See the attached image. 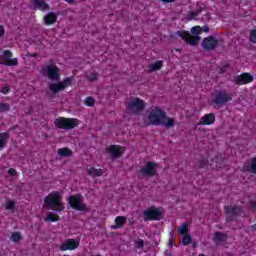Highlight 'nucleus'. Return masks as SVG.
<instances>
[{
	"label": "nucleus",
	"instance_id": "f257e3e1",
	"mask_svg": "<svg viewBox=\"0 0 256 256\" xmlns=\"http://www.w3.org/2000/svg\"><path fill=\"white\" fill-rule=\"evenodd\" d=\"M145 125H164V127H173L175 119L167 117V114L157 106H152L146 111L144 117Z\"/></svg>",
	"mask_w": 256,
	"mask_h": 256
},
{
	"label": "nucleus",
	"instance_id": "f03ea898",
	"mask_svg": "<svg viewBox=\"0 0 256 256\" xmlns=\"http://www.w3.org/2000/svg\"><path fill=\"white\" fill-rule=\"evenodd\" d=\"M44 207L52 211H63V192H52L44 199Z\"/></svg>",
	"mask_w": 256,
	"mask_h": 256
},
{
	"label": "nucleus",
	"instance_id": "7ed1b4c3",
	"mask_svg": "<svg viewBox=\"0 0 256 256\" xmlns=\"http://www.w3.org/2000/svg\"><path fill=\"white\" fill-rule=\"evenodd\" d=\"M191 33L194 36H191V34L187 31H178L176 32V37H180V39H183L186 43H189V45H197L199 41H201V35L203 33V28L201 26H194L191 29Z\"/></svg>",
	"mask_w": 256,
	"mask_h": 256
},
{
	"label": "nucleus",
	"instance_id": "20e7f679",
	"mask_svg": "<svg viewBox=\"0 0 256 256\" xmlns=\"http://www.w3.org/2000/svg\"><path fill=\"white\" fill-rule=\"evenodd\" d=\"M79 120L75 118H58L54 121V125L58 129H75L79 125Z\"/></svg>",
	"mask_w": 256,
	"mask_h": 256
},
{
	"label": "nucleus",
	"instance_id": "39448f33",
	"mask_svg": "<svg viewBox=\"0 0 256 256\" xmlns=\"http://www.w3.org/2000/svg\"><path fill=\"white\" fill-rule=\"evenodd\" d=\"M126 107L128 111H131V113H141L143 109H145L146 104L145 101L138 97L130 98L127 103Z\"/></svg>",
	"mask_w": 256,
	"mask_h": 256
},
{
	"label": "nucleus",
	"instance_id": "423d86ee",
	"mask_svg": "<svg viewBox=\"0 0 256 256\" xmlns=\"http://www.w3.org/2000/svg\"><path fill=\"white\" fill-rule=\"evenodd\" d=\"M70 207L76 211H87V206L83 203V196L76 194L69 196L67 199Z\"/></svg>",
	"mask_w": 256,
	"mask_h": 256
},
{
	"label": "nucleus",
	"instance_id": "0eeeda50",
	"mask_svg": "<svg viewBox=\"0 0 256 256\" xmlns=\"http://www.w3.org/2000/svg\"><path fill=\"white\" fill-rule=\"evenodd\" d=\"M13 54L9 50H4L0 55V65H7L8 67H15L19 65L17 58H11Z\"/></svg>",
	"mask_w": 256,
	"mask_h": 256
},
{
	"label": "nucleus",
	"instance_id": "6e6552de",
	"mask_svg": "<svg viewBox=\"0 0 256 256\" xmlns=\"http://www.w3.org/2000/svg\"><path fill=\"white\" fill-rule=\"evenodd\" d=\"M41 73L45 75V77H48V79H52V81H57L61 75L59 73V67L54 64L44 67Z\"/></svg>",
	"mask_w": 256,
	"mask_h": 256
},
{
	"label": "nucleus",
	"instance_id": "1a4fd4ad",
	"mask_svg": "<svg viewBox=\"0 0 256 256\" xmlns=\"http://www.w3.org/2000/svg\"><path fill=\"white\" fill-rule=\"evenodd\" d=\"M161 215H163V209L161 208H149L144 211V219L146 221H157V219H161Z\"/></svg>",
	"mask_w": 256,
	"mask_h": 256
},
{
	"label": "nucleus",
	"instance_id": "9d476101",
	"mask_svg": "<svg viewBox=\"0 0 256 256\" xmlns=\"http://www.w3.org/2000/svg\"><path fill=\"white\" fill-rule=\"evenodd\" d=\"M70 85H71V78H66L63 82L51 84L50 91H52V93H57L59 91H63L67 89V87H69Z\"/></svg>",
	"mask_w": 256,
	"mask_h": 256
},
{
	"label": "nucleus",
	"instance_id": "9b49d317",
	"mask_svg": "<svg viewBox=\"0 0 256 256\" xmlns=\"http://www.w3.org/2000/svg\"><path fill=\"white\" fill-rule=\"evenodd\" d=\"M80 241L77 239H67L60 245L61 251H73L79 247Z\"/></svg>",
	"mask_w": 256,
	"mask_h": 256
},
{
	"label": "nucleus",
	"instance_id": "f8f14e48",
	"mask_svg": "<svg viewBox=\"0 0 256 256\" xmlns=\"http://www.w3.org/2000/svg\"><path fill=\"white\" fill-rule=\"evenodd\" d=\"M232 99L233 94H229L227 92H219L214 99V103L216 105H225V103L231 101Z\"/></svg>",
	"mask_w": 256,
	"mask_h": 256
},
{
	"label": "nucleus",
	"instance_id": "ddd939ff",
	"mask_svg": "<svg viewBox=\"0 0 256 256\" xmlns=\"http://www.w3.org/2000/svg\"><path fill=\"white\" fill-rule=\"evenodd\" d=\"M157 171V164L155 162H148L146 166H144L140 170L141 175H145L146 177H152V175H155Z\"/></svg>",
	"mask_w": 256,
	"mask_h": 256
},
{
	"label": "nucleus",
	"instance_id": "4468645a",
	"mask_svg": "<svg viewBox=\"0 0 256 256\" xmlns=\"http://www.w3.org/2000/svg\"><path fill=\"white\" fill-rule=\"evenodd\" d=\"M107 153H109V155H111L114 158L121 157V155L125 153V147L111 145L107 148Z\"/></svg>",
	"mask_w": 256,
	"mask_h": 256
},
{
	"label": "nucleus",
	"instance_id": "2eb2a0df",
	"mask_svg": "<svg viewBox=\"0 0 256 256\" xmlns=\"http://www.w3.org/2000/svg\"><path fill=\"white\" fill-rule=\"evenodd\" d=\"M253 82V76L249 73L241 74L236 78V83L238 85H247V83Z\"/></svg>",
	"mask_w": 256,
	"mask_h": 256
},
{
	"label": "nucleus",
	"instance_id": "dca6fc26",
	"mask_svg": "<svg viewBox=\"0 0 256 256\" xmlns=\"http://www.w3.org/2000/svg\"><path fill=\"white\" fill-rule=\"evenodd\" d=\"M202 46L208 51L211 49H215V47H217V40L210 36L203 40Z\"/></svg>",
	"mask_w": 256,
	"mask_h": 256
},
{
	"label": "nucleus",
	"instance_id": "f3484780",
	"mask_svg": "<svg viewBox=\"0 0 256 256\" xmlns=\"http://www.w3.org/2000/svg\"><path fill=\"white\" fill-rule=\"evenodd\" d=\"M32 5L35 9L39 11H47L49 9V4L45 0H31Z\"/></svg>",
	"mask_w": 256,
	"mask_h": 256
},
{
	"label": "nucleus",
	"instance_id": "a211bd4d",
	"mask_svg": "<svg viewBox=\"0 0 256 256\" xmlns=\"http://www.w3.org/2000/svg\"><path fill=\"white\" fill-rule=\"evenodd\" d=\"M215 123V114H206L200 119V125H213Z\"/></svg>",
	"mask_w": 256,
	"mask_h": 256
},
{
	"label": "nucleus",
	"instance_id": "6ab92c4d",
	"mask_svg": "<svg viewBox=\"0 0 256 256\" xmlns=\"http://www.w3.org/2000/svg\"><path fill=\"white\" fill-rule=\"evenodd\" d=\"M45 25H53V23L57 22V14L54 12H50L44 16Z\"/></svg>",
	"mask_w": 256,
	"mask_h": 256
},
{
	"label": "nucleus",
	"instance_id": "aec40b11",
	"mask_svg": "<svg viewBox=\"0 0 256 256\" xmlns=\"http://www.w3.org/2000/svg\"><path fill=\"white\" fill-rule=\"evenodd\" d=\"M87 173L90 175V177H101L105 171H103V169H97L93 166H89L87 168Z\"/></svg>",
	"mask_w": 256,
	"mask_h": 256
},
{
	"label": "nucleus",
	"instance_id": "412c9836",
	"mask_svg": "<svg viewBox=\"0 0 256 256\" xmlns=\"http://www.w3.org/2000/svg\"><path fill=\"white\" fill-rule=\"evenodd\" d=\"M125 223H127V217L118 216L115 219V225L112 226V229H121Z\"/></svg>",
	"mask_w": 256,
	"mask_h": 256
},
{
	"label": "nucleus",
	"instance_id": "4be33fe9",
	"mask_svg": "<svg viewBox=\"0 0 256 256\" xmlns=\"http://www.w3.org/2000/svg\"><path fill=\"white\" fill-rule=\"evenodd\" d=\"M226 213L228 216L241 215L243 211L241 210V207H232V208H226Z\"/></svg>",
	"mask_w": 256,
	"mask_h": 256
},
{
	"label": "nucleus",
	"instance_id": "5701e85b",
	"mask_svg": "<svg viewBox=\"0 0 256 256\" xmlns=\"http://www.w3.org/2000/svg\"><path fill=\"white\" fill-rule=\"evenodd\" d=\"M58 155L60 157H71L73 155V151L69 148H60L58 149Z\"/></svg>",
	"mask_w": 256,
	"mask_h": 256
},
{
	"label": "nucleus",
	"instance_id": "b1692460",
	"mask_svg": "<svg viewBox=\"0 0 256 256\" xmlns=\"http://www.w3.org/2000/svg\"><path fill=\"white\" fill-rule=\"evenodd\" d=\"M226 239H227V236H225L224 234H221L219 232H216L213 241L219 245V244L223 243V241H225Z\"/></svg>",
	"mask_w": 256,
	"mask_h": 256
},
{
	"label": "nucleus",
	"instance_id": "393cba45",
	"mask_svg": "<svg viewBox=\"0 0 256 256\" xmlns=\"http://www.w3.org/2000/svg\"><path fill=\"white\" fill-rule=\"evenodd\" d=\"M163 67V61H156L149 66V71H159Z\"/></svg>",
	"mask_w": 256,
	"mask_h": 256
},
{
	"label": "nucleus",
	"instance_id": "a878e982",
	"mask_svg": "<svg viewBox=\"0 0 256 256\" xmlns=\"http://www.w3.org/2000/svg\"><path fill=\"white\" fill-rule=\"evenodd\" d=\"M45 221L54 223L55 221H59V215L55 213H49L45 218Z\"/></svg>",
	"mask_w": 256,
	"mask_h": 256
},
{
	"label": "nucleus",
	"instance_id": "bb28decb",
	"mask_svg": "<svg viewBox=\"0 0 256 256\" xmlns=\"http://www.w3.org/2000/svg\"><path fill=\"white\" fill-rule=\"evenodd\" d=\"M9 139V135L7 133H0V149L5 147V141Z\"/></svg>",
	"mask_w": 256,
	"mask_h": 256
},
{
	"label": "nucleus",
	"instance_id": "cd10ccee",
	"mask_svg": "<svg viewBox=\"0 0 256 256\" xmlns=\"http://www.w3.org/2000/svg\"><path fill=\"white\" fill-rule=\"evenodd\" d=\"M21 239H23V237L21 236V233H19V232H14L11 236V241H13L14 243H19V241H21Z\"/></svg>",
	"mask_w": 256,
	"mask_h": 256
},
{
	"label": "nucleus",
	"instance_id": "c85d7f7f",
	"mask_svg": "<svg viewBox=\"0 0 256 256\" xmlns=\"http://www.w3.org/2000/svg\"><path fill=\"white\" fill-rule=\"evenodd\" d=\"M5 209L7 211H13V209H15V202H13L11 200H6L5 201Z\"/></svg>",
	"mask_w": 256,
	"mask_h": 256
},
{
	"label": "nucleus",
	"instance_id": "c756f323",
	"mask_svg": "<svg viewBox=\"0 0 256 256\" xmlns=\"http://www.w3.org/2000/svg\"><path fill=\"white\" fill-rule=\"evenodd\" d=\"M181 241H182V245H189V243H191V235L189 234L182 235Z\"/></svg>",
	"mask_w": 256,
	"mask_h": 256
},
{
	"label": "nucleus",
	"instance_id": "7c9ffc66",
	"mask_svg": "<svg viewBox=\"0 0 256 256\" xmlns=\"http://www.w3.org/2000/svg\"><path fill=\"white\" fill-rule=\"evenodd\" d=\"M189 229V225L187 223H184L179 228L180 235H187V231Z\"/></svg>",
	"mask_w": 256,
	"mask_h": 256
},
{
	"label": "nucleus",
	"instance_id": "2f4dec72",
	"mask_svg": "<svg viewBox=\"0 0 256 256\" xmlns=\"http://www.w3.org/2000/svg\"><path fill=\"white\" fill-rule=\"evenodd\" d=\"M85 105H87L88 107H93V105H95V98L93 97L86 98Z\"/></svg>",
	"mask_w": 256,
	"mask_h": 256
},
{
	"label": "nucleus",
	"instance_id": "473e14b6",
	"mask_svg": "<svg viewBox=\"0 0 256 256\" xmlns=\"http://www.w3.org/2000/svg\"><path fill=\"white\" fill-rule=\"evenodd\" d=\"M145 245V242L142 239H137L135 241L134 246L137 247L138 249H141Z\"/></svg>",
	"mask_w": 256,
	"mask_h": 256
},
{
	"label": "nucleus",
	"instance_id": "72a5a7b5",
	"mask_svg": "<svg viewBox=\"0 0 256 256\" xmlns=\"http://www.w3.org/2000/svg\"><path fill=\"white\" fill-rule=\"evenodd\" d=\"M250 41L251 43H256V30H252L250 33Z\"/></svg>",
	"mask_w": 256,
	"mask_h": 256
},
{
	"label": "nucleus",
	"instance_id": "f704fd0d",
	"mask_svg": "<svg viewBox=\"0 0 256 256\" xmlns=\"http://www.w3.org/2000/svg\"><path fill=\"white\" fill-rule=\"evenodd\" d=\"M0 111L2 113L5 112V111H9V105L5 104V103L0 104Z\"/></svg>",
	"mask_w": 256,
	"mask_h": 256
},
{
	"label": "nucleus",
	"instance_id": "c9c22d12",
	"mask_svg": "<svg viewBox=\"0 0 256 256\" xmlns=\"http://www.w3.org/2000/svg\"><path fill=\"white\" fill-rule=\"evenodd\" d=\"M251 170L252 173H256V158L252 159Z\"/></svg>",
	"mask_w": 256,
	"mask_h": 256
},
{
	"label": "nucleus",
	"instance_id": "e433bc0d",
	"mask_svg": "<svg viewBox=\"0 0 256 256\" xmlns=\"http://www.w3.org/2000/svg\"><path fill=\"white\" fill-rule=\"evenodd\" d=\"M249 207L250 209H256V200H250Z\"/></svg>",
	"mask_w": 256,
	"mask_h": 256
},
{
	"label": "nucleus",
	"instance_id": "4c0bfd02",
	"mask_svg": "<svg viewBox=\"0 0 256 256\" xmlns=\"http://www.w3.org/2000/svg\"><path fill=\"white\" fill-rule=\"evenodd\" d=\"M212 169H219V162H217V160H215L214 162H212V164H210Z\"/></svg>",
	"mask_w": 256,
	"mask_h": 256
},
{
	"label": "nucleus",
	"instance_id": "58836bf2",
	"mask_svg": "<svg viewBox=\"0 0 256 256\" xmlns=\"http://www.w3.org/2000/svg\"><path fill=\"white\" fill-rule=\"evenodd\" d=\"M8 173H9V175H12V176L14 177L15 175H17V170H16V169H13V168H10V169L8 170Z\"/></svg>",
	"mask_w": 256,
	"mask_h": 256
},
{
	"label": "nucleus",
	"instance_id": "ea45409f",
	"mask_svg": "<svg viewBox=\"0 0 256 256\" xmlns=\"http://www.w3.org/2000/svg\"><path fill=\"white\" fill-rule=\"evenodd\" d=\"M9 91V87L8 86H4L3 88H2V93L4 94V95H7V92Z\"/></svg>",
	"mask_w": 256,
	"mask_h": 256
},
{
	"label": "nucleus",
	"instance_id": "a19ab883",
	"mask_svg": "<svg viewBox=\"0 0 256 256\" xmlns=\"http://www.w3.org/2000/svg\"><path fill=\"white\" fill-rule=\"evenodd\" d=\"M200 167H202V168L207 167V161L206 160L200 161Z\"/></svg>",
	"mask_w": 256,
	"mask_h": 256
},
{
	"label": "nucleus",
	"instance_id": "79ce46f5",
	"mask_svg": "<svg viewBox=\"0 0 256 256\" xmlns=\"http://www.w3.org/2000/svg\"><path fill=\"white\" fill-rule=\"evenodd\" d=\"M97 79V74H93L92 76H89L90 81H95Z\"/></svg>",
	"mask_w": 256,
	"mask_h": 256
},
{
	"label": "nucleus",
	"instance_id": "37998d69",
	"mask_svg": "<svg viewBox=\"0 0 256 256\" xmlns=\"http://www.w3.org/2000/svg\"><path fill=\"white\" fill-rule=\"evenodd\" d=\"M3 33H5V28H3L2 25H0V37L1 35H3Z\"/></svg>",
	"mask_w": 256,
	"mask_h": 256
},
{
	"label": "nucleus",
	"instance_id": "c03bdc74",
	"mask_svg": "<svg viewBox=\"0 0 256 256\" xmlns=\"http://www.w3.org/2000/svg\"><path fill=\"white\" fill-rule=\"evenodd\" d=\"M202 31H204V33H208L209 32V28L207 26H204L202 28Z\"/></svg>",
	"mask_w": 256,
	"mask_h": 256
},
{
	"label": "nucleus",
	"instance_id": "a18cd8bd",
	"mask_svg": "<svg viewBox=\"0 0 256 256\" xmlns=\"http://www.w3.org/2000/svg\"><path fill=\"white\" fill-rule=\"evenodd\" d=\"M190 19H197V16L195 15V13L192 12V13L190 14Z\"/></svg>",
	"mask_w": 256,
	"mask_h": 256
},
{
	"label": "nucleus",
	"instance_id": "49530a36",
	"mask_svg": "<svg viewBox=\"0 0 256 256\" xmlns=\"http://www.w3.org/2000/svg\"><path fill=\"white\" fill-rule=\"evenodd\" d=\"M164 3H173L175 0H162Z\"/></svg>",
	"mask_w": 256,
	"mask_h": 256
},
{
	"label": "nucleus",
	"instance_id": "de8ad7c7",
	"mask_svg": "<svg viewBox=\"0 0 256 256\" xmlns=\"http://www.w3.org/2000/svg\"><path fill=\"white\" fill-rule=\"evenodd\" d=\"M67 3H74L75 0H65Z\"/></svg>",
	"mask_w": 256,
	"mask_h": 256
},
{
	"label": "nucleus",
	"instance_id": "09e8293b",
	"mask_svg": "<svg viewBox=\"0 0 256 256\" xmlns=\"http://www.w3.org/2000/svg\"><path fill=\"white\" fill-rule=\"evenodd\" d=\"M253 229H255V230H256V224L253 226Z\"/></svg>",
	"mask_w": 256,
	"mask_h": 256
},
{
	"label": "nucleus",
	"instance_id": "8fccbe9b",
	"mask_svg": "<svg viewBox=\"0 0 256 256\" xmlns=\"http://www.w3.org/2000/svg\"><path fill=\"white\" fill-rule=\"evenodd\" d=\"M31 57H35V54H31Z\"/></svg>",
	"mask_w": 256,
	"mask_h": 256
},
{
	"label": "nucleus",
	"instance_id": "3c124183",
	"mask_svg": "<svg viewBox=\"0 0 256 256\" xmlns=\"http://www.w3.org/2000/svg\"><path fill=\"white\" fill-rule=\"evenodd\" d=\"M199 256H205V255H203V254H200Z\"/></svg>",
	"mask_w": 256,
	"mask_h": 256
}]
</instances>
